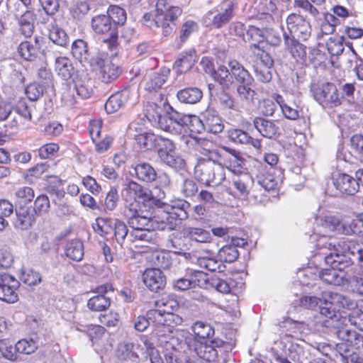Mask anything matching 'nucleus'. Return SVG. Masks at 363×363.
I'll return each instance as SVG.
<instances>
[{
  "label": "nucleus",
  "instance_id": "obj_27",
  "mask_svg": "<svg viewBox=\"0 0 363 363\" xmlns=\"http://www.w3.org/2000/svg\"><path fill=\"white\" fill-rule=\"evenodd\" d=\"M191 330L199 344H208L207 342H203V340L211 338L215 333L214 328L211 324L200 320L192 325Z\"/></svg>",
  "mask_w": 363,
  "mask_h": 363
},
{
  "label": "nucleus",
  "instance_id": "obj_33",
  "mask_svg": "<svg viewBox=\"0 0 363 363\" xmlns=\"http://www.w3.org/2000/svg\"><path fill=\"white\" fill-rule=\"evenodd\" d=\"M330 17L335 18V21L340 26L341 21H345L348 18H356L357 12L352 11L347 7L335 4L332 6L330 12H325Z\"/></svg>",
  "mask_w": 363,
  "mask_h": 363
},
{
  "label": "nucleus",
  "instance_id": "obj_13",
  "mask_svg": "<svg viewBox=\"0 0 363 363\" xmlns=\"http://www.w3.org/2000/svg\"><path fill=\"white\" fill-rule=\"evenodd\" d=\"M170 73V69L163 66L158 70L147 72L144 75L141 83L147 91H156L164 84Z\"/></svg>",
  "mask_w": 363,
  "mask_h": 363
},
{
  "label": "nucleus",
  "instance_id": "obj_55",
  "mask_svg": "<svg viewBox=\"0 0 363 363\" xmlns=\"http://www.w3.org/2000/svg\"><path fill=\"white\" fill-rule=\"evenodd\" d=\"M275 100L279 104L281 112L286 118L295 121L299 118V111L298 109L286 104L281 95L277 94Z\"/></svg>",
  "mask_w": 363,
  "mask_h": 363
},
{
  "label": "nucleus",
  "instance_id": "obj_50",
  "mask_svg": "<svg viewBox=\"0 0 363 363\" xmlns=\"http://www.w3.org/2000/svg\"><path fill=\"white\" fill-rule=\"evenodd\" d=\"M48 37L55 44L65 46L68 43V37L63 29L57 25H52L49 30Z\"/></svg>",
  "mask_w": 363,
  "mask_h": 363
},
{
  "label": "nucleus",
  "instance_id": "obj_26",
  "mask_svg": "<svg viewBox=\"0 0 363 363\" xmlns=\"http://www.w3.org/2000/svg\"><path fill=\"white\" fill-rule=\"evenodd\" d=\"M55 71L62 79L69 80L74 73V67L68 57L59 56L55 60Z\"/></svg>",
  "mask_w": 363,
  "mask_h": 363
},
{
  "label": "nucleus",
  "instance_id": "obj_60",
  "mask_svg": "<svg viewBox=\"0 0 363 363\" xmlns=\"http://www.w3.org/2000/svg\"><path fill=\"white\" fill-rule=\"evenodd\" d=\"M207 257H200L197 259V264L201 268L206 269L210 272H215L218 268L219 264L216 259L213 258V252L207 250Z\"/></svg>",
  "mask_w": 363,
  "mask_h": 363
},
{
  "label": "nucleus",
  "instance_id": "obj_1",
  "mask_svg": "<svg viewBox=\"0 0 363 363\" xmlns=\"http://www.w3.org/2000/svg\"><path fill=\"white\" fill-rule=\"evenodd\" d=\"M207 158H199L194 167V177L205 186L218 185L225 179V166L231 172L236 169L231 160H226L225 156L218 151L206 150Z\"/></svg>",
  "mask_w": 363,
  "mask_h": 363
},
{
  "label": "nucleus",
  "instance_id": "obj_5",
  "mask_svg": "<svg viewBox=\"0 0 363 363\" xmlns=\"http://www.w3.org/2000/svg\"><path fill=\"white\" fill-rule=\"evenodd\" d=\"M228 66L231 72L232 79L234 78L238 84L237 92L238 95L246 100H253L255 91L251 85L254 82L253 77L249 72L235 60H230Z\"/></svg>",
  "mask_w": 363,
  "mask_h": 363
},
{
  "label": "nucleus",
  "instance_id": "obj_9",
  "mask_svg": "<svg viewBox=\"0 0 363 363\" xmlns=\"http://www.w3.org/2000/svg\"><path fill=\"white\" fill-rule=\"evenodd\" d=\"M147 315L153 323V330L158 337H167L174 331L176 327L182 325L183 319L179 315L163 316L157 311H148Z\"/></svg>",
  "mask_w": 363,
  "mask_h": 363
},
{
  "label": "nucleus",
  "instance_id": "obj_29",
  "mask_svg": "<svg viewBox=\"0 0 363 363\" xmlns=\"http://www.w3.org/2000/svg\"><path fill=\"white\" fill-rule=\"evenodd\" d=\"M156 309H152L149 311H157L162 314L163 316L167 317L168 315H178L174 312L179 307L178 302L172 298L168 296H162L155 301Z\"/></svg>",
  "mask_w": 363,
  "mask_h": 363
},
{
  "label": "nucleus",
  "instance_id": "obj_28",
  "mask_svg": "<svg viewBox=\"0 0 363 363\" xmlns=\"http://www.w3.org/2000/svg\"><path fill=\"white\" fill-rule=\"evenodd\" d=\"M184 235L186 238L200 243H210L213 240L210 232L204 228L199 227H188L184 230Z\"/></svg>",
  "mask_w": 363,
  "mask_h": 363
},
{
  "label": "nucleus",
  "instance_id": "obj_44",
  "mask_svg": "<svg viewBox=\"0 0 363 363\" xmlns=\"http://www.w3.org/2000/svg\"><path fill=\"white\" fill-rule=\"evenodd\" d=\"M94 231L99 235L106 238L113 231V223L111 218L98 217L92 223Z\"/></svg>",
  "mask_w": 363,
  "mask_h": 363
},
{
  "label": "nucleus",
  "instance_id": "obj_59",
  "mask_svg": "<svg viewBox=\"0 0 363 363\" xmlns=\"http://www.w3.org/2000/svg\"><path fill=\"white\" fill-rule=\"evenodd\" d=\"M345 36H341L340 39L330 37L326 42V48L328 52L333 56L341 55L344 51L343 40Z\"/></svg>",
  "mask_w": 363,
  "mask_h": 363
},
{
  "label": "nucleus",
  "instance_id": "obj_35",
  "mask_svg": "<svg viewBox=\"0 0 363 363\" xmlns=\"http://www.w3.org/2000/svg\"><path fill=\"white\" fill-rule=\"evenodd\" d=\"M116 357L121 361H136L139 356L135 352V345L132 342H121L116 350Z\"/></svg>",
  "mask_w": 363,
  "mask_h": 363
},
{
  "label": "nucleus",
  "instance_id": "obj_3",
  "mask_svg": "<svg viewBox=\"0 0 363 363\" xmlns=\"http://www.w3.org/2000/svg\"><path fill=\"white\" fill-rule=\"evenodd\" d=\"M349 323L363 331V312L352 311L348 318L334 315L324 321V325L335 329L340 342H348V340L353 338L354 345L357 348H363V336L352 330Z\"/></svg>",
  "mask_w": 363,
  "mask_h": 363
},
{
  "label": "nucleus",
  "instance_id": "obj_14",
  "mask_svg": "<svg viewBox=\"0 0 363 363\" xmlns=\"http://www.w3.org/2000/svg\"><path fill=\"white\" fill-rule=\"evenodd\" d=\"M44 38L35 35L34 43L26 40L22 41L17 47V53L20 58L28 62L35 61L43 50Z\"/></svg>",
  "mask_w": 363,
  "mask_h": 363
},
{
  "label": "nucleus",
  "instance_id": "obj_41",
  "mask_svg": "<svg viewBox=\"0 0 363 363\" xmlns=\"http://www.w3.org/2000/svg\"><path fill=\"white\" fill-rule=\"evenodd\" d=\"M162 109L155 102L147 101L143 106V114L147 119L155 123H161Z\"/></svg>",
  "mask_w": 363,
  "mask_h": 363
},
{
  "label": "nucleus",
  "instance_id": "obj_51",
  "mask_svg": "<svg viewBox=\"0 0 363 363\" xmlns=\"http://www.w3.org/2000/svg\"><path fill=\"white\" fill-rule=\"evenodd\" d=\"M218 257L222 262L231 263L238 258L239 252L234 245L228 244L218 250Z\"/></svg>",
  "mask_w": 363,
  "mask_h": 363
},
{
  "label": "nucleus",
  "instance_id": "obj_58",
  "mask_svg": "<svg viewBox=\"0 0 363 363\" xmlns=\"http://www.w3.org/2000/svg\"><path fill=\"white\" fill-rule=\"evenodd\" d=\"M0 352L3 357L9 360L17 359L16 345L7 339L0 340Z\"/></svg>",
  "mask_w": 363,
  "mask_h": 363
},
{
  "label": "nucleus",
  "instance_id": "obj_53",
  "mask_svg": "<svg viewBox=\"0 0 363 363\" xmlns=\"http://www.w3.org/2000/svg\"><path fill=\"white\" fill-rule=\"evenodd\" d=\"M247 41L250 45H261L264 43V35L262 29L255 26H250L246 30Z\"/></svg>",
  "mask_w": 363,
  "mask_h": 363
},
{
  "label": "nucleus",
  "instance_id": "obj_43",
  "mask_svg": "<svg viewBox=\"0 0 363 363\" xmlns=\"http://www.w3.org/2000/svg\"><path fill=\"white\" fill-rule=\"evenodd\" d=\"M65 255L72 260L80 261L84 256L83 243L78 240L69 241L66 245Z\"/></svg>",
  "mask_w": 363,
  "mask_h": 363
},
{
  "label": "nucleus",
  "instance_id": "obj_61",
  "mask_svg": "<svg viewBox=\"0 0 363 363\" xmlns=\"http://www.w3.org/2000/svg\"><path fill=\"white\" fill-rule=\"evenodd\" d=\"M43 86L37 82L30 83L25 88V94L28 100L31 101H38L43 96Z\"/></svg>",
  "mask_w": 363,
  "mask_h": 363
},
{
  "label": "nucleus",
  "instance_id": "obj_12",
  "mask_svg": "<svg viewBox=\"0 0 363 363\" xmlns=\"http://www.w3.org/2000/svg\"><path fill=\"white\" fill-rule=\"evenodd\" d=\"M225 342L219 338L210 341V344H197L195 351L198 355L194 363H218V349L223 347Z\"/></svg>",
  "mask_w": 363,
  "mask_h": 363
},
{
  "label": "nucleus",
  "instance_id": "obj_48",
  "mask_svg": "<svg viewBox=\"0 0 363 363\" xmlns=\"http://www.w3.org/2000/svg\"><path fill=\"white\" fill-rule=\"evenodd\" d=\"M199 26L197 22L193 20L185 21L179 29V41L182 44L188 40L189 37L199 30Z\"/></svg>",
  "mask_w": 363,
  "mask_h": 363
},
{
  "label": "nucleus",
  "instance_id": "obj_45",
  "mask_svg": "<svg viewBox=\"0 0 363 363\" xmlns=\"http://www.w3.org/2000/svg\"><path fill=\"white\" fill-rule=\"evenodd\" d=\"M231 72L225 66L220 65L213 73V77L223 88L228 89L233 83Z\"/></svg>",
  "mask_w": 363,
  "mask_h": 363
},
{
  "label": "nucleus",
  "instance_id": "obj_19",
  "mask_svg": "<svg viewBox=\"0 0 363 363\" xmlns=\"http://www.w3.org/2000/svg\"><path fill=\"white\" fill-rule=\"evenodd\" d=\"M142 281L151 291L158 292L166 285V277L163 272L157 268H147L142 274Z\"/></svg>",
  "mask_w": 363,
  "mask_h": 363
},
{
  "label": "nucleus",
  "instance_id": "obj_31",
  "mask_svg": "<svg viewBox=\"0 0 363 363\" xmlns=\"http://www.w3.org/2000/svg\"><path fill=\"white\" fill-rule=\"evenodd\" d=\"M34 197V189L28 186H19L13 193V199L16 206H26L32 202Z\"/></svg>",
  "mask_w": 363,
  "mask_h": 363
},
{
  "label": "nucleus",
  "instance_id": "obj_64",
  "mask_svg": "<svg viewBox=\"0 0 363 363\" xmlns=\"http://www.w3.org/2000/svg\"><path fill=\"white\" fill-rule=\"evenodd\" d=\"M164 359L166 363H193L185 352L177 350L167 352Z\"/></svg>",
  "mask_w": 363,
  "mask_h": 363
},
{
  "label": "nucleus",
  "instance_id": "obj_62",
  "mask_svg": "<svg viewBox=\"0 0 363 363\" xmlns=\"http://www.w3.org/2000/svg\"><path fill=\"white\" fill-rule=\"evenodd\" d=\"M363 228V219L359 216L342 225L343 233L347 235L356 234L360 236Z\"/></svg>",
  "mask_w": 363,
  "mask_h": 363
},
{
  "label": "nucleus",
  "instance_id": "obj_36",
  "mask_svg": "<svg viewBox=\"0 0 363 363\" xmlns=\"http://www.w3.org/2000/svg\"><path fill=\"white\" fill-rule=\"evenodd\" d=\"M106 15L112 21L114 28L117 30H118L119 27L123 26L126 22L127 15L125 11L117 5L109 6Z\"/></svg>",
  "mask_w": 363,
  "mask_h": 363
},
{
  "label": "nucleus",
  "instance_id": "obj_56",
  "mask_svg": "<svg viewBox=\"0 0 363 363\" xmlns=\"http://www.w3.org/2000/svg\"><path fill=\"white\" fill-rule=\"evenodd\" d=\"M273 65H265L262 62H255L254 70L256 77L263 82H269L272 79V68Z\"/></svg>",
  "mask_w": 363,
  "mask_h": 363
},
{
  "label": "nucleus",
  "instance_id": "obj_38",
  "mask_svg": "<svg viewBox=\"0 0 363 363\" xmlns=\"http://www.w3.org/2000/svg\"><path fill=\"white\" fill-rule=\"evenodd\" d=\"M111 298L102 294L91 296L87 301L88 308L94 312L104 311L111 306Z\"/></svg>",
  "mask_w": 363,
  "mask_h": 363
},
{
  "label": "nucleus",
  "instance_id": "obj_17",
  "mask_svg": "<svg viewBox=\"0 0 363 363\" xmlns=\"http://www.w3.org/2000/svg\"><path fill=\"white\" fill-rule=\"evenodd\" d=\"M19 281L9 274H4L0 277V300L7 303H15L18 296L17 290Z\"/></svg>",
  "mask_w": 363,
  "mask_h": 363
},
{
  "label": "nucleus",
  "instance_id": "obj_2",
  "mask_svg": "<svg viewBox=\"0 0 363 363\" xmlns=\"http://www.w3.org/2000/svg\"><path fill=\"white\" fill-rule=\"evenodd\" d=\"M183 13L182 6L174 0H156L153 12L145 13L142 21L149 28H161L162 35L167 38L173 34Z\"/></svg>",
  "mask_w": 363,
  "mask_h": 363
},
{
  "label": "nucleus",
  "instance_id": "obj_46",
  "mask_svg": "<svg viewBox=\"0 0 363 363\" xmlns=\"http://www.w3.org/2000/svg\"><path fill=\"white\" fill-rule=\"evenodd\" d=\"M343 34L350 40H359L363 37V28L358 21L354 20L343 26Z\"/></svg>",
  "mask_w": 363,
  "mask_h": 363
},
{
  "label": "nucleus",
  "instance_id": "obj_6",
  "mask_svg": "<svg viewBox=\"0 0 363 363\" xmlns=\"http://www.w3.org/2000/svg\"><path fill=\"white\" fill-rule=\"evenodd\" d=\"M91 67L97 80L104 84L115 82L123 72L121 66L102 57H96L91 63Z\"/></svg>",
  "mask_w": 363,
  "mask_h": 363
},
{
  "label": "nucleus",
  "instance_id": "obj_63",
  "mask_svg": "<svg viewBox=\"0 0 363 363\" xmlns=\"http://www.w3.org/2000/svg\"><path fill=\"white\" fill-rule=\"evenodd\" d=\"M59 150L60 145L58 143H48L38 149V154L41 160H46L55 156Z\"/></svg>",
  "mask_w": 363,
  "mask_h": 363
},
{
  "label": "nucleus",
  "instance_id": "obj_52",
  "mask_svg": "<svg viewBox=\"0 0 363 363\" xmlns=\"http://www.w3.org/2000/svg\"><path fill=\"white\" fill-rule=\"evenodd\" d=\"M95 150L98 153H102L107 151L112 145L113 138L108 133H104L99 137L93 139Z\"/></svg>",
  "mask_w": 363,
  "mask_h": 363
},
{
  "label": "nucleus",
  "instance_id": "obj_10",
  "mask_svg": "<svg viewBox=\"0 0 363 363\" xmlns=\"http://www.w3.org/2000/svg\"><path fill=\"white\" fill-rule=\"evenodd\" d=\"M342 259L330 254L325 257V262L330 266V268L324 269L320 272V278L323 281L336 286L344 284L343 269L346 266L342 264Z\"/></svg>",
  "mask_w": 363,
  "mask_h": 363
},
{
  "label": "nucleus",
  "instance_id": "obj_22",
  "mask_svg": "<svg viewBox=\"0 0 363 363\" xmlns=\"http://www.w3.org/2000/svg\"><path fill=\"white\" fill-rule=\"evenodd\" d=\"M125 201H141L143 203H147L153 200L152 192L138 183L130 181L124 189Z\"/></svg>",
  "mask_w": 363,
  "mask_h": 363
},
{
  "label": "nucleus",
  "instance_id": "obj_49",
  "mask_svg": "<svg viewBox=\"0 0 363 363\" xmlns=\"http://www.w3.org/2000/svg\"><path fill=\"white\" fill-rule=\"evenodd\" d=\"M189 207V203L185 201H181L179 203L171 206L170 210L167 211L169 217L175 220H185L188 218L186 208Z\"/></svg>",
  "mask_w": 363,
  "mask_h": 363
},
{
  "label": "nucleus",
  "instance_id": "obj_7",
  "mask_svg": "<svg viewBox=\"0 0 363 363\" xmlns=\"http://www.w3.org/2000/svg\"><path fill=\"white\" fill-rule=\"evenodd\" d=\"M233 155L234 157V162H236L235 167L236 171L233 172V175L231 178V186L229 187V193L232 195H238L240 196H247L251 190L253 184V179L247 172H242L240 171L239 167H241L243 164L244 160L239 156H237L235 153V150Z\"/></svg>",
  "mask_w": 363,
  "mask_h": 363
},
{
  "label": "nucleus",
  "instance_id": "obj_40",
  "mask_svg": "<svg viewBox=\"0 0 363 363\" xmlns=\"http://www.w3.org/2000/svg\"><path fill=\"white\" fill-rule=\"evenodd\" d=\"M249 50L255 62H262L265 65H274V60L270 54L264 49L263 45H250Z\"/></svg>",
  "mask_w": 363,
  "mask_h": 363
},
{
  "label": "nucleus",
  "instance_id": "obj_16",
  "mask_svg": "<svg viewBox=\"0 0 363 363\" xmlns=\"http://www.w3.org/2000/svg\"><path fill=\"white\" fill-rule=\"evenodd\" d=\"M155 148L161 160L169 167H176L178 163L177 160H181L179 157L174 155L175 146L169 139L157 136Z\"/></svg>",
  "mask_w": 363,
  "mask_h": 363
},
{
  "label": "nucleus",
  "instance_id": "obj_11",
  "mask_svg": "<svg viewBox=\"0 0 363 363\" xmlns=\"http://www.w3.org/2000/svg\"><path fill=\"white\" fill-rule=\"evenodd\" d=\"M286 21L290 37L302 41H306L310 38L312 32L311 26L303 16L292 13L287 16Z\"/></svg>",
  "mask_w": 363,
  "mask_h": 363
},
{
  "label": "nucleus",
  "instance_id": "obj_57",
  "mask_svg": "<svg viewBox=\"0 0 363 363\" xmlns=\"http://www.w3.org/2000/svg\"><path fill=\"white\" fill-rule=\"evenodd\" d=\"M50 207V199L45 194L38 195L33 203V211L38 216L43 215L49 211Z\"/></svg>",
  "mask_w": 363,
  "mask_h": 363
},
{
  "label": "nucleus",
  "instance_id": "obj_25",
  "mask_svg": "<svg viewBox=\"0 0 363 363\" xmlns=\"http://www.w3.org/2000/svg\"><path fill=\"white\" fill-rule=\"evenodd\" d=\"M130 90L124 89L121 92L112 94L105 104L107 113H112L119 110L130 99Z\"/></svg>",
  "mask_w": 363,
  "mask_h": 363
},
{
  "label": "nucleus",
  "instance_id": "obj_34",
  "mask_svg": "<svg viewBox=\"0 0 363 363\" xmlns=\"http://www.w3.org/2000/svg\"><path fill=\"white\" fill-rule=\"evenodd\" d=\"M203 94L201 89L196 87L184 88L177 92L178 99L185 104H196L202 98Z\"/></svg>",
  "mask_w": 363,
  "mask_h": 363
},
{
  "label": "nucleus",
  "instance_id": "obj_32",
  "mask_svg": "<svg viewBox=\"0 0 363 363\" xmlns=\"http://www.w3.org/2000/svg\"><path fill=\"white\" fill-rule=\"evenodd\" d=\"M50 167L46 162L37 163L26 170L23 177L29 183H35L48 172Z\"/></svg>",
  "mask_w": 363,
  "mask_h": 363
},
{
  "label": "nucleus",
  "instance_id": "obj_37",
  "mask_svg": "<svg viewBox=\"0 0 363 363\" xmlns=\"http://www.w3.org/2000/svg\"><path fill=\"white\" fill-rule=\"evenodd\" d=\"M136 177L144 182L150 183L155 180L157 173L155 169L145 162L138 164L135 167Z\"/></svg>",
  "mask_w": 363,
  "mask_h": 363
},
{
  "label": "nucleus",
  "instance_id": "obj_4",
  "mask_svg": "<svg viewBox=\"0 0 363 363\" xmlns=\"http://www.w3.org/2000/svg\"><path fill=\"white\" fill-rule=\"evenodd\" d=\"M91 28L94 35L99 37H106L103 42L108 49L114 52L119 47L118 30L114 28V24L106 14H98L92 17Z\"/></svg>",
  "mask_w": 363,
  "mask_h": 363
},
{
  "label": "nucleus",
  "instance_id": "obj_30",
  "mask_svg": "<svg viewBox=\"0 0 363 363\" xmlns=\"http://www.w3.org/2000/svg\"><path fill=\"white\" fill-rule=\"evenodd\" d=\"M18 206L15 225L21 230H26L31 227L33 223V215L30 212L28 207L26 206Z\"/></svg>",
  "mask_w": 363,
  "mask_h": 363
},
{
  "label": "nucleus",
  "instance_id": "obj_39",
  "mask_svg": "<svg viewBox=\"0 0 363 363\" xmlns=\"http://www.w3.org/2000/svg\"><path fill=\"white\" fill-rule=\"evenodd\" d=\"M127 220L133 230H151L152 228V218L143 213L129 217Z\"/></svg>",
  "mask_w": 363,
  "mask_h": 363
},
{
  "label": "nucleus",
  "instance_id": "obj_47",
  "mask_svg": "<svg viewBox=\"0 0 363 363\" xmlns=\"http://www.w3.org/2000/svg\"><path fill=\"white\" fill-rule=\"evenodd\" d=\"M203 124L205 129L214 134L221 133L224 128L221 118L212 113L206 115Z\"/></svg>",
  "mask_w": 363,
  "mask_h": 363
},
{
  "label": "nucleus",
  "instance_id": "obj_15",
  "mask_svg": "<svg viewBox=\"0 0 363 363\" xmlns=\"http://www.w3.org/2000/svg\"><path fill=\"white\" fill-rule=\"evenodd\" d=\"M323 298L327 308L333 312L344 309L352 310L357 306L354 301L338 293L325 291L323 294Z\"/></svg>",
  "mask_w": 363,
  "mask_h": 363
},
{
  "label": "nucleus",
  "instance_id": "obj_18",
  "mask_svg": "<svg viewBox=\"0 0 363 363\" xmlns=\"http://www.w3.org/2000/svg\"><path fill=\"white\" fill-rule=\"evenodd\" d=\"M219 7L220 10L211 21L212 26L216 29L224 27L231 21L235 16L238 4L235 1L221 2Z\"/></svg>",
  "mask_w": 363,
  "mask_h": 363
},
{
  "label": "nucleus",
  "instance_id": "obj_42",
  "mask_svg": "<svg viewBox=\"0 0 363 363\" xmlns=\"http://www.w3.org/2000/svg\"><path fill=\"white\" fill-rule=\"evenodd\" d=\"M72 54L81 62H86L89 55L87 43L82 39L75 40L72 45Z\"/></svg>",
  "mask_w": 363,
  "mask_h": 363
},
{
  "label": "nucleus",
  "instance_id": "obj_24",
  "mask_svg": "<svg viewBox=\"0 0 363 363\" xmlns=\"http://www.w3.org/2000/svg\"><path fill=\"white\" fill-rule=\"evenodd\" d=\"M35 14L32 11H26L18 21L17 33L24 38H30L35 30Z\"/></svg>",
  "mask_w": 363,
  "mask_h": 363
},
{
  "label": "nucleus",
  "instance_id": "obj_21",
  "mask_svg": "<svg viewBox=\"0 0 363 363\" xmlns=\"http://www.w3.org/2000/svg\"><path fill=\"white\" fill-rule=\"evenodd\" d=\"M253 125L264 137L268 139H277L281 135V130L274 120L257 116L253 118Z\"/></svg>",
  "mask_w": 363,
  "mask_h": 363
},
{
  "label": "nucleus",
  "instance_id": "obj_23",
  "mask_svg": "<svg viewBox=\"0 0 363 363\" xmlns=\"http://www.w3.org/2000/svg\"><path fill=\"white\" fill-rule=\"evenodd\" d=\"M333 185L343 195H354L359 191V182L346 173H338L333 177Z\"/></svg>",
  "mask_w": 363,
  "mask_h": 363
},
{
  "label": "nucleus",
  "instance_id": "obj_54",
  "mask_svg": "<svg viewBox=\"0 0 363 363\" xmlns=\"http://www.w3.org/2000/svg\"><path fill=\"white\" fill-rule=\"evenodd\" d=\"M75 88L77 94L82 99H89L94 94L93 82L90 78L79 81Z\"/></svg>",
  "mask_w": 363,
  "mask_h": 363
},
{
  "label": "nucleus",
  "instance_id": "obj_8",
  "mask_svg": "<svg viewBox=\"0 0 363 363\" xmlns=\"http://www.w3.org/2000/svg\"><path fill=\"white\" fill-rule=\"evenodd\" d=\"M311 91L313 98L323 106L334 108L342 104V97L340 96L336 86L332 82L313 84L311 85Z\"/></svg>",
  "mask_w": 363,
  "mask_h": 363
},
{
  "label": "nucleus",
  "instance_id": "obj_20",
  "mask_svg": "<svg viewBox=\"0 0 363 363\" xmlns=\"http://www.w3.org/2000/svg\"><path fill=\"white\" fill-rule=\"evenodd\" d=\"M285 51L298 64L303 65L307 60L306 46L299 42V39L284 35Z\"/></svg>",
  "mask_w": 363,
  "mask_h": 363
}]
</instances>
